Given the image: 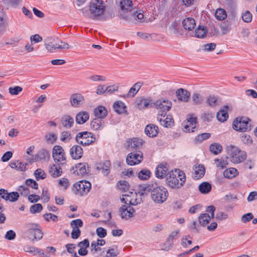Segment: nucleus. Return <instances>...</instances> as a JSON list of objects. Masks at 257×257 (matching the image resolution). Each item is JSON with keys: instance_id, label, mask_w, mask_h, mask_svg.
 <instances>
[{"instance_id": "nucleus-1", "label": "nucleus", "mask_w": 257, "mask_h": 257, "mask_svg": "<svg viewBox=\"0 0 257 257\" xmlns=\"http://www.w3.org/2000/svg\"><path fill=\"white\" fill-rule=\"evenodd\" d=\"M149 192L151 193L152 200L158 204L164 203L169 196L167 189L162 186H158L156 184H145L139 186L138 193L141 196L147 194Z\"/></svg>"}, {"instance_id": "nucleus-2", "label": "nucleus", "mask_w": 257, "mask_h": 257, "mask_svg": "<svg viewBox=\"0 0 257 257\" xmlns=\"http://www.w3.org/2000/svg\"><path fill=\"white\" fill-rule=\"evenodd\" d=\"M166 181L167 185L171 188H180L186 181L185 174L180 169L171 171L168 173Z\"/></svg>"}, {"instance_id": "nucleus-3", "label": "nucleus", "mask_w": 257, "mask_h": 257, "mask_svg": "<svg viewBox=\"0 0 257 257\" xmlns=\"http://www.w3.org/2000/svg\"><path fill=\"white\" fill-rule=\"evenodd\" d=\"M251 120L246 117L239 116L234 119L232 122V128L239 132H248L251 131L252 125Z\"/></svg>"}, {"instance_id": "nucleus-4", "label": "nucleus", "mask_w": 257, "mask_h": 257, "mask_svg": "<svg viewBox=\"0 0 257 257\" xmlns=\"http://www.w3.org/2000/svg\"><path fill=\"white\" fill-rule=\"evenodd\" d=\"M172 105V103L171 101L166 99L160 98L155 102L154 106L159 110L157 116L165 117L167 112L171 109Z\"/></svg>"}, {"instance_id": "nucleus-5", "label": "nucleus", "mask_w": 257, "mask_h": 257, "mask_svg": "<svg viewBox=\"0 0 257 257\" xmlns=\"http://www.w3.org/2000/svg\"><path fill=\"white\" fill-rule=\"evenodd\" d=\"M75 140L78 144L86 146L93 143L96 138L91 133L85 131L78 133L76 136Z\"/></svg>"}, {"instance_id": "nucleus-6", "label": "nucleus", "mask_w": 257, "mask_h": 257, "mask_svg": "<svg viewBox=\"0 0 257 257\" xmlns=\"http://www.w3.org/2000/svg\"><path fill=\"white\" fill-rule=\"evenodd\" d=\"M91 183L86 180H81L73 185L72 190L76 195L83 196L86 195L91 189Z\"/></svg>"}, {"instance_id": "nucleus-7", "label": "nucleus", "mask_w": 257, "mask_h": 257, "mask_svg": "<svg viewBox=\"0 0 257 257\" xmlns=\"http://www.w3.org/2000/svg\"><path fill=\"white\" fill-rule=\"evenodd\" d=\"M105 10V6L102 1L95 0L89 6V11L93 17L96 18L102 15Z\"/></svg>"}, {"instance_id": "nucleus-8", "label": "nucleus", "mask_w": 257, "mask_h": 257, "mask_svg": "<svg viewBox=\"0 0 257 257\" xmlns=\"http://www.w3.org/2000/svg\"><path fill=\"white\" fill-rule=\"evenodd\" d=\"M143 160V154L141 151H135L127 156L126 162L129 165L133 166L140 163Z\"/></svg>"}, {"instance_id": "nucleus-9", "label": "nucleus", "mask_w": 257, "mask_h": 257, "mask_svg": "<svg viewBox=\"0 0 257 257\" xmlns=\"http://www.w3.org/2000/svg\"><path fill=\"white\" fill-rule=\"evenodd\" d=\"M65 152L62 147L59 145L55 146L52 150V157L56 163H60L63 165L65 162H61V161H65L66 158L65 156Z\"/></svg>"}, {"instance_id": "nucleus-10", "label": "nucleus", "mask_w": 257, "mask_h": 257, "mask_svg": "<svg viewBox=\"0 0 257 257\" xmlns=\"http://www.w3.org/2000/svg\"><path fill=\"white\" fill-rule=\"evenodd\" d=\"M137 104L140 109L151 108L154 106L155 102L151 97H140L136 100Z\"/></svg>"}, {"instance_id": "nucleus-11", "label": "nucleus", "mask_w": 257, "mask_h": 257, "mask_svg": "<svg viewBox=\"0 0 257 257\" xmlns=\"http://www.w3.org/2000/svg\"><path fill=\"white\" fill-rule=\"evenodd\" d=\"M76 170H74V168L72 167L71 169V171H73L74 174L78 175L84 176L88 174L90 172V167L86 163H79L76 164L75 166Z\"/></svg>"}, {"instance_id": "nucleus-12", "label": "nucleus", "mask_w": 257, "mask_h": 257, "mask_svg": "<svg viewBox=\"0 0 257 257\" xmlns=\"http://www.w3.org/2000/svg\"><path fill=\"white\" fill-rule=\"evenodd\" d=\"M231 156L232 161L235 163H240L246 159V154L244 152H241L237 148H233L231 150Z\"/></svg>"}, {"instance_id": "nucleus-13", "label": "nucleus", "mask_w": 257, "mask_h": 257, "mask_svg": "<svg viewBox=\"0 0 257 257\" xmlns=\"http://www.w3.org/2000/svg\"><path fill=\"white\" fill-rule=\"evenodd\" d=\"M119 212L122 219H127L134 216L135 210L130 205H122L119 208Z\"/></svg>"}, {"instance_id": "nucleus-14", "label": "nucleus", "mask_w": 257, "mask_h": 257, "mask_svg": "<svg viewBox=\"0 0 257 257\" xmlns=\"http://www.w3.org/2000/svg\"><path fill=\"white\" fill-rule=\"evenodd\" d=\"M70 102L72 106L78 107L85 102L84 96L80 93L72 94L70 97Z\"/></svg>"}, {"instance_id": "nucleus-15", "label": "nucleus", "mask_w": 257, "mask_h": 257, "mask_svg": "<svg viewBox=\"0 0 257 257\" xmlns=\"http://www.w3.org/2000/svg\"><path fill=\"white\" fill-rule=\"evenodd\" d=\"M50 158V152L45 149H42L38 151L37 154L33 156L32 162H37L38 161H48Z\"/></svg>"}, {"instance_id": "nucleus-16", "label": "nucleus", "mask_w": 257, "mask_h": 257, "mask_svg": "<svg viewBox=\"0 0 257 257\" xmlns=\"http://www.w3.org/2000/svg\"><path fill=\"white\" fill-rule=\"evenodd\" d=\"M168 173V164L167 163L159 165L155 171V176L158 178L162 179L167 177Z\"/></svg>"}, {"instance_id": "nucleus-17", "label": "nucleus", "mask_w": 257, "mask_h": 257, "mask_svg": "<svg viewBox=\"0 0 257 257\" xmlns=\"http://www.w3.org/2000/svg\"><path fill=\"white\" fill-rule=\"evenodd\" d=\"M176 95L179 101L187 102L190 98L191 93L187 90L181 88L176 91Z\"/></svg>"}, {"instance_id": "nucleus-18", "label": "nucleus", "mask_w": 257, "mask_h": 257, "mask_svg": "<svg viewBox=\"0 0 257 257\" xmlns=\"http://www.w3.org/2000/svg\"><path fill=\"white\" fill-rule=\"evenodd\" d=\"M128 150L133 151L134 150L140 149L143 146V141L141 139L134 138L128 140L127 142Z\"/></svg>"}, {"instance_id": "nucleus-19", "label": "nucleus", "mask_w": 257, "mask_h": 257, "mask_svg": "<svg viewBox=\"0 0 257 257\" xmlns=\"http://www.w3.org/2000/svg\"><path fill=\"white\" fill-rule=\"evenodd\" d=\"M83 154V149L79 145H74L70 149V154L73 159H80L82 157Z\"/></svg>"}, {"instance_id": "nucleus-20", "label": "nucleus", "mask_w": 257, "mask_h": 257, "mask_svg": "<svg viewBox=\"0 0 257 257\" xmlns=\"http://www.w3.org/2000/svg\"><path fill=\"white\" fill-rule=\"evenodd\" d=\"M145 134L150 138H154L159 133V128L157 125L154 124H148L145 129Z\"/></svg>"}, {"instance_id": "nucleus-21", "label": "nucleus", "mask_w": 257, "mask_h": 257, "mask_svg": "<svg viewBox=\"0 0 257 257\" xmlns=\"http://www.w3.org/2000/svg\"><path fill=\"white\" fill-rule=\"evenodd\" d=\"M143 82L142 81H139L136 83L130 89L128 93L122 96L123 98H125L126 97H133L135 96V95L137 93L139 90L140 89L141 87L143 85Z\"/></svg>"}, {"instance_id": "nucleus-22", "label": "nucleus", "mask_w": 257, "mask_h": 257, "mask_svg": "<svg viewBox=\"0 0 257 257\" xmlns=\"http://www.w3.org/2000/svg\"><path fill=\"white\" fill-rule=\"evenodd\" d=\"M182 26L185 30L192 31L196 26L195 20L191 17H188L182 21Z\"/></svg>"}, {"instance_id": "nucleus-23", "label": "nucleus", "mask_w": 257, "mask_h": 257, "mask_svg": "<svg viewBox=\"0 0 257 257\" xmlns=\"http://www.w3.org/2000/svg\"><path fill=\"white\" fill-rule=\"evenodd\" d=\"M184 122V131L186 132H193L194 129L196 127V118L194 117H190L187 118V124Z\"/></svg>"}, {"instance_id": "nucleus-24", "label": "nucleus", "mask_w": 257, "mask_h": 257, "mask_svg": "<svg viewBox=\"0 0 257 257\" xmlns=\"http://www.w3.org/2000/svg\"><path fill=\"white\" fill-rule=\"evenodd\" d=\"M40 227V226L38 224L29 223L25 225L24 229L26 233L29 235V237L31 239L33 234H34L35 230L37 229V228Z\"/></svg>"}, {"instance_id": "nucleus-25", "label": "nucleus", "mask_w": 257, "mask_h": 257, "mask_svg": "<svg viewBox=\"0 0 257 257\" xmlns=\"http://www.w3.org/2000/svg\"><path fill=\"white\" fill-rule=\"evenodd\" d=\"M229 108L228 105H224L223 109H220L216 114L217 119L220 122L226 121L228 118L227 110Z\"/></svg>"}, {"instance_id": "nucleus-26", "label": "nucleus", "mask_w": 257, "mask_h": 257, "mask_svg": "<svg viewBox=\"0 0 257 257\" xmlns=\"http://www.w3.org/2000/svg\"><path fill=\"white\" fill-rule=\"evenodd\" d=\"M89 118V114L87 111H80L75 117L76 122L78 124H83L86 122Z\"/></svg>"}, {"instance_id": "nucleus-27", "label": "nucleus", "mask_w": 257, "mask_h": 257, "mask_svg": "<svg viewBox=\"0 0 257 257\" xmlns=\"http://www.w3.org/2000/svg\"><path fill=\"white\" fill-rule=\"evenodd\" d=\"M113 107L114 111L118 114L127 112L125 104L121 101H115L113 105Z\"/></svg>"}, {"instance_id": "nucleus-28", "label": "nucleus", "mask_w": 257, "mask_h": 257, "mask_svg": "<svg viewBox=\"0 0 257 257\" xmlns=\"http://www.w3.org/2000/svg\"><path fill=\"white\" fill-rule=\"evenodd\" d=\"M157 119L162 125L166 127H171L174 124V120L171 115H167L165 119H163L161 116H157Z\"/></svg>"}, {"instance_id": "nucleus-29", "label": "nucleus", "mask_w": 257, "mask_h": 257, "mask_svg": "<svg viewBox=\"0 0 257 257\" xmlns=\"http://www.w3.org/2000/svg\"><path fill=\"white\" fill-rule=\"evenodd\" d=\"M61 122L63 127L70 128L74 124V119L69 115H65L61 117Z\"/></svg>"}, {"instance_id": "nucleus-30", "label": "nucleus", "mask_w": 257, "mask_h": 257, "mask_svg": "<svg viewBox=\"0 0 257 257\" xmlns=\"http://www.w3.org/2000/svg\"><path fill=\"white\" fill-rule=\"evenodd\" d=\"M94 115L96 117L103 119L107 115V110L103 106H99L94 111Z\"/></svg>"}, {"instance_id": "nucleus-31", "label": "nucleus", "mask_w": 257, "mask_h": 257, "mask_svg": "<svg viewBox=\"0 0 257 257\" xmlns=\"http://www.w3.org/2000/svg\"><path fill=\"white\" fill-rule=\"evenodd\" d=\"M9 165L12 168L15 169L17 170L25 171L27 170V168H26L27 164H24L22 162L19 163L18 161H11L10 162Z\"/></svg>"}, {"instance_id": "nucleus-32", "label": "nucleus", "mask_w": 257, "mask_h": 257, "mask_svg": "<svg viewBox=\"0 0 257 257\" xmlns=\"http://www.w3.org/2000/svg\"><path fill=\"white\" fill-rule=\"evenodd\" d=\"M90 125L94 130H101L103 127L102 119L96 117L91 121Z\"/></svg>"}, {"instance_id": "nucleus-33", "label": "nucleus", "mask_w": 257, "mask_h": 257, "mask_svg": "<svg viewBox=\"0 0 257 257\" xmlns=\"http://www.w3.org/2000/svg\"><path fill=\"white\" fill-rule=\"evenodd\" d=\"M49 172L51 175L54 178L58 177L61 176L62 173L61 168L60 167H57L55 164L50 167Z\"/></svg>"}, {"instance_id": "nucleus-34", "label": "nucleus", "mask_w": 257, "mask_h": 257, "mask_svg": "<svg viewBox=\"0 0 257 257\" xmlns=\"http://www.w3.org/2000/svg\"><path fill=\"white\" fill-rule=\"evenodd\" d=\"M120 6L122 11H131L133 9V2L131 0H121L120 2Z\"/></svg>"}, {"instance_id": "nucleus-35", "label": "nucleus", "mask_w": 257, "mask_h": 257, "mask_svg": "<svg viewBox=\"0 0 257 257\" xmlns=\"http://www.w3.org/2000/svg\"><path fill=\"white\" fill-rule=\"evenodd\" d=\"M211 220V217L208 213H202L198 217V221L202 226H205Z\"/></svg>"}, {"instance_id": "nucleus-36", "label": "nucleus", "mask_w": 257, "mask_h": 257, "mask_svg": "<svg viewBox=\"0 0 257 257\" xmlns=\"http://www.w3.org/2000/svg\"><path fill=\"white\" fill-rule=\"evenodd\" d=\"M24 250L26 252H28L30 253H37L39 254H43L46 257H49L50 256L49 253L45 254V253L43 252V250L42 249H39L33 246H26L24 247Z\"/></svg>"}, {"instance_id": "nucleus-37", "label": "nucleus", "mask_w": 257, "mask_h": 257, "mask_svg": "<svg viewBox=\"0 0 257 257\" xmlns=\"http://www.w3.org/2000/svg\"><path fill=\"white\" fill-rule=\"evenodd\" d=\"M211 185L207 182H203L199 186V191L204 194L209 193L211 191Z\"/></svg>"}, {"instance_id": "nucleus-38", "label": "nucleus", "mask_w": 257, "mask_h": 257, "mask_svg": "<svg viewBox=\"0 0 257 257\" xmlns=\"http://www.w3.org/2000/svg\"><path fill=\"white\" fill-rule=\"evenodd\" d=\"M208 33L207 29L204 27L199 26L195 30V37L198 38H204Z\"/></svg>"}, {"instance_id": "nucleus-39", "label": "nucleus", "mask_w": 257, "mask_h": 257, "mask_svg": "<svg viewBox=\"0 0 257 257\" xmlns=\"http://www.w3.org/2000/svg\"><path fill=\"white\" fill-rule=\"evenodd\" d=\"M151 172L147 169H143L138 174V178L142 180H146L151 177Z\"/></svg>"}, {"instance_id": "nucleus-40", "label": "nucleus", "mask_w": 257, "mask_h": 257, "mask_svg": "<svg viewBox=\"0 0 257 257\" xmlns=\"http://www.w3.org/2000/svg\"><path fill=\"white\" fill-rule=\"evenodd\" d=\"M205 171V170L203 165H199L198 167H196L195 169V176L194 178L197 180L202 178L204 175Z\"/></svg>"}, {"instance_id": "nucleus-41", "label": "nucleus", "mask_w": 257, "mask_h": 257, "mask_svg": "<svg viewBox=\"0 0 257 257\" xmlns=\"http://www.w3.org/2000/svg\"><path fill=\"white\" fill-rule=\"evenodd\" d=\"M209 150L214 155H218L222 151V147L218 143H213L210 145Z\"/></svg>"}, {"instance_id": "nucleus-42", "label": "nucleus", "mask_w": 257, "mask_h": 257, "mask_svg": "<svg viewBox=\"0 0 257 257\" xmlns=\"http://www.w3.org/2000/svg\"><path fill=\"white\" fill-rule=\"evenodd\" d=\"M237 171V170L236 169L229 168L224 171L223 176L225 178L230 179L236 176Z\"/></svg>"}, {"instance_id": "nucleus-43", "label": "nucleus", "mask_w": 257, "mask_h": 257, "mask_svg": "<svg viewBox=\"0 0 257 257\" xmlns=\"http://www.w3.org/2000/svg\"><path fill=\"white\" fill-rule=\"evenodd\" d=\"M215 16L216 19L219 21H222L225 19L227 17V15L224 10L222 9H218L216 11Z\"/></svg>"}, {"instance_id": "nucleus-44", "label": "nucleus", "mask_w": 257, "mask_h": 257, "mask_svg": "<svg viewBox=\"0 0 257 257\" xmlns=\"http://www.w3.org/2000/svg\"><path fill=\"white\" fill-rule=\"evenodd\" d=\"M218 98L214 95H209L206 99L207 104L211 107H215L218 105Z\"/></svg>"}, {"instance_id": "nucleus-45", "label": "nucleus", "mask_w": 257, "mask_h": 257, "mask_svg": "<svg viewBox=\"0 0 257 257\" xmlns=\"http://www.w3.org/2000/svg\"><path fill=\"white\" fill-rule=\"evenodd\" d=\"M111 163L109 160H106L104 162L102 167V173L105 176H107L110 173V168Z\"/></svg>"}, {"instance_id": "nucleus-46", "label": "nucleus", "mask_w": 257, "mask_h": 257, "mask_svg": "<svg viewBox=\"0 0 257 257\" xmlns=\"http://www.w3.org/2000/svg\"><path fill=\"white\" fill-rule=\"evenodd\" d=\"M65 247L67 249V251L69 253L72 254V256L73 257H79L77 255L76 252L74 251L76 247L75 244L73 243H68L66 244Z\"/></svg>"}, {"instance_id": "nucleus-47", "label": "nucleus", "mask_w": 257, "mask_h": 257, "mask_svg": "<svg viewBox=\"0 0 257 257\" xmlns=\"http://www.w3.org/2000/svg\"><path fill=\"white\" fill-rule=\"evenodd\" d=\"M34 175L37 180L40 179H44L47 177L46 174L41 169H37L34 172Z\"/></svg>"}, {"instance_id": "nucleus-48", "label": "nucleus", "mask_w": 257, "mask_h": 257, "mask_svg": "<svg viewBox=\"0 0 257 257\" xmlns=\"http://www.w3.org/2000/svg\"><path fill=\"white\" fill-rule=\"evenodd\" d=\"M45 139L48 144H53L56 141L57 137L54 133H49L45 136Z\"/></svg>"}, {"instance_id": "nucleus-49", "label": "nucleus", "mask_w": 257, "mask_h": 257, "mask_svg": "<svg viewBox=\"0 0 257 257\" xmlns=\"http://www.w3.org/2000/svg\"><path fill=\"white\" fill-rule=\"evenodd\" d=\"M173 246V241H170L167 239L166 241L163 244H160L162 250L168 251Z\"/></svg>"}, {"instance_id": "nucleus-50", "label": "nucleus", "mask_w": 257, "mask_h": 257, "mask_svg": "<svg viewBox=\"0 0 257 257\" xmlns=\"http://www.w3.org/2000/svg\"><path fill=\"white\" fill-rule=\"evenodd\" d=\"M172 27L174 29V32L175 34H182V29L180 26V22L179 21H176L172 24Z\"/></svg>"}, {"instance_id": "nucleus-51", "label": "nucleus", "mask_w": 257, "mask_h": 257, "mask_svg": "<svg viewBox=\"0 0 257 257\" xmlns=\"http://www.w3.org/2000/svg\"><path fill=\"white\" fill-rule=\"evenodd\" d=\"M211 135L210 133H203L198 135L195 139L196 142L201 143L203 141L209 139Z\"/></svg>"}, {"instance_id": "nucleus-52", "label": "nucleus", "mask_w": 257, "mask_h": 257, "mask_svg": "<svg viewBox=\"0 0 257 257\" xmlns=\"http://www.w3.org/2000/svg\"><path fill=\"white\" fill-rule=\"evenodd\" d=\"M43 209L42 204L40 203L35 204L32 205L30 207V211L32 213H37L40 212Z\"/></svg>"}, {"instance_id": "nucleus-53", "label": "nucleus", "mask_w": 257, "mask_h": 257, "mask_svg": "<svg viewBox=\"0 0 257 257\" xmlns=\"http://www.w3.org/2000/svg\"><path fill=\"white\" fill-rule=\"evenodd\" d=\"M192 100L196 104H200L203 102L202 96L198 93H195L192 95Z\"/></svg>"}, {"instance_id": "nucleus-54", "label": "nucleus", "mask_w": 257, "mask_h": 257, "mask_svg": "<svg viewBox=\"0 0 257 257\" xmlns=\"http://www.w3.org/2000/svg\"><path fill=\"white\" fill-rule=\"evenodd\" d=\"M123 196L126 197V205H136L139 203H140L141 200L139 201L138 199H135L134 202H133V199H130V197L128 195H123Z\"/></svg>"}, {"instance_id": "nucleus-55", "label": "nucleus", "mask_w": 257, "mask_h": 257, "mask_svg": "<svg viewBox=\"0 0 257 257\" xmlns=\"http://www.w3.org/2000/svg\"><path fill=\"white\" fill-rule=\"evenodd\" d=\"M106 257H115L119 253V250L116 247L109 249L107 252Z\"/></svg>"}, {"instance_id": "nucleus-56", "label": "nucleus", "mask_w": 257, "mask_h": 257, "mask_svg": "<svg viewBox=\"0 0 257 257\" xmlns=\"http://www.w3.org/2000/svg\"><path fill=\"white\" fill-rule=\"evenodd\" d=\"M71 139L70 133L67 131H64L61 134L60 140L64 142H67Z\"/></svg>"}, {"instance_id": "nucleus-57", "label": "nucleus", "mask_w": 257, "mask_h": 257, "mask_svg": "<svg viewBox=\"0 0 257 257\" xmlns=\"http://www.w3.org/2000/svg\"><path fill=\"white\" fill-rule=\"evenodd\" d=\"M23 90L22 87L16 86L14 87H11L9 88V92L11 95H18Z\"/></svg>"}, {"instance_id": "nucleus-58", "label": "nucleus", "mask_w": 257, "mask_h": 257, "mask_svg": "<svg viewBox=\"0 0 257 257\" xmlns=\"http://www.w3.org/2000/svg\"><path fill=\"white\" fill-rule=\"evenodd\" d=\"M83 223L81 219H77L72 220L70 223V225L72 228H79L83 226Z\"/></svg>"}, {"instance_id": "nucleus-59", "label": "nucleus", "mask_w": 257, "mask_h": 257, "mask_svg": "<svg viewBox=\"0 0 257 257\" xmlns=\"http://www.w3.org/2000/svg\"><path fill=\"white\" fill-rule=\"evenodd\" d=\"M221 29L223 35L226 34L231 29V25L228 22H224L221 26Z\"/></svg>"}, {"instance_id": "nucleus-60", "label": "nucleus", "mask_w": 257, "mask_h": 257, "mask_svg": "<svg viewBox=\"0 0 257 257\" xmlns=\"http://www.w3.org/2000/svg\"><path fill=\"white\" fill-rule=\"evenodd\" d=\"M43 232L40 227H38L37 229L35 230V232L33 236L31 237V239L34 240V239L37 240L41 239L43 237Z\"/></svg>"}, {"instance_id": "nucleus-61", "label": "nucleus", "mask_w": 257, "mask_h": 257, "mask_svg": "<svg viewBox=\"0 0 257 257\" xmlns=\"http://www.w3.org/2000/svg\"><path fill=\"white\" fill-rule=\"evenodd\" d=\"M26 185L30 186L33 189H37L38 188V184L34 180L28 179L25 181Z\"/></svg>"}, {"instance_id": "nucleus-62", "label": "nucleus", "mask_w": 257, "mask_h": 257, "mask_svg": "<svg viewBox=\"0 0 257 257\" xmlns=\"http://www.w3.org/2000/svg\"><path fill=\"white\" fill-rule=\"evenodd\" d=\"M18 191L21 192V194L25 196H27L30 194L29 189L27 185H21L19 186Z\"/></svg>"}, {"instance_id": "nucleus-63", "label": "nucleus", "mask_w": 257, "mask_h": 257, "mask_svg": "<svg viewBox=\"0 0 257 257\" xmlns=\"http://www.w3.org/2000/svg\"><path fill=\"white\" fill-rule=\"evenodd\" d=\"M242 18V20L246 23L250 22L252 20V15L248 11H247L243 14Z\"/></svg>"}, {"instance_id": "nucleus-64", "label": "nucleus", "mask_w": 257, "mask_h": 257, "mask_svg": "<svg viewBox=\"0 0 257 257\" xmlns=\"http://www.w3.org/2000/svg\"><path fill=\"white\" fill-rule=\"evenodd\" d=\"M96 232L100 238H103L107 235L106 230L101 227H98L96 229Z\"/></svg>"}]
</instances>
